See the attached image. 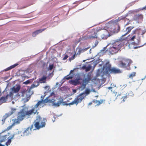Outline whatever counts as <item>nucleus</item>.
<instances>
[{
	"label": "nucleus",
	"mask_w": 146,
	"mask_h": 146,
	"mask_svg": "<svg viewBox=\"0 0 146 146\" xmlns=\"http://www.w3.org/2000/svg\"><path fill=\"white\" fill-rule=\"evenodd\" d=\"M123 46L122 41L119 40L115 42L112 45L110 46L106 51H108L111 54H114L117 52Z\"/></svg>",
	"instance_id": "1"
},
{
	"label": "nucleus",
	"mask_w": 146,
	"mask_h": 146,
	"mask_svg": "<svg viewBox=\"0 0 146 146\" xmlns=\"http://www.w3.org/2000/svg\"><path fill=\"white\" fill-rule=\"evenodd\" d=\"M51 96H50L43 100V98L41 96V98H42V102L44 103H46L47 102L51 103L52 106L57 107L59 106L63 102L62 100L56 102V100L55 99L51 98Z\"/></svg>",
	"instance_id": "2"
},
{
	"label": "nucleus",
	"mask_w": 146,
	"mask_h": 146,
	"mask_svg": "<svg viewBox=\"0 0 146 146\" xmlns=\"http://www.w3.org/2000/svg\"><path fill=\"white\" fill-rule=\"evenodd\" d=\"M86 96V95L84 93H81L74 100L71 102L69 104H64L66 105H73L76 104L77 105L78 104L81 102L82 100Z\"/></svg>",
	"instance_id": "3"
},
{
	"label": "nucleus",
	"mask_w": 146,
	"mask_h": 146,
	"mask_svg": "<svg viewBox=\"0 0 146 146\" xmlns=\"http://www.w3.org/2000/svg\"><path fill=\"white\" fill-rule=\"evenodd\" d=\"M18 95L23 97L22 100L24 103L27 102L30 98V92L24 90L18 94Z\"/></svg>",
	"instance_id": "4"
},
{
	"label": "nucleus",
	"mask_w": 146,
	"mask_h": 146,
	"mask_svg": "<svg viewBox=\"0 0 146 146\" xmlns=\"http://www.w3.org/2000/svg\"><path fill=\"white\" fill-rule=\"evenodd\" d=\"M132 61L128 59H123L120 62V67L121 68H125L127 66L130 65L132 63Z\"/></svg>",
	"instance_id": "5"
},
{
	"label": "nucleus",
	"mask_w": 146,
	"mask_h": 146,
	"mask_svg": "<svg viewBox=\"0 0 146 146\" xmlns=\"http://www.w3.org/2000/svg\"><path fill=\"white\" fill-rule=\"evenodd\" d=\"M41 119L42 118L40 116H38L37 117L35 121V123L34 125L36 129H34L33 130H35L36 129H38L40 128V122Z\"/></svg>",
	"instance_id": "6"
},
{
	"label": "nucleus",
	"mask_w": 146,
	"mask_h": 146,
	"mask_svg": "<svg viewBox=\"0 0 146 146\" xmlns=\"http://www.w3.org/2000/svg\"><path fill=\"white\" fill-rule=\"evenodd\" d=\"M25 116V110L24 109H23L18 112L17 117L18 118L19 120H22L24 119Z\"/></svg>",
	"instance_id": "7"
},
{
	"label": "nucleus",
	"mask_w": 146,
	"mask_h": 146,
	"mask_svg": "<svg viewBox=\"0 0 146 146\" xmlns=\"http://www.w3.org/2000/svg\"><path fill=\"white\" fill-rule=\"evenodd\" d=\"M103 68V70H105V73L108 74L111 69V65L109 62H107L104 65Z\"/></svg>",
	"instance_id": "8"
},
{
	"label": "nucleus",
	"mask_w": 146,
	"mask_h": 146,
	"mask_svg": "<svg viewBox=\"0 0 146 146\" xmlns=\"http://www.w3.org/2000/svg\"><path fill=\"white\" fill-rule=\"evenodd\" d=\"M37 110H35V108H33L32 109L29 111H25V115L29 116L33 114H35L37 112Z\"/></svg>",
	"instance_id": "9"
},
{
	"label": "nucleus",
	"mask_w": 146,
	"mask_h": 146,
	"mask_svg": "<svg viewBox=\"0 0 146 146\" xmlns=\"http://www.w3.org/2000/svg\"><path fill=\"white\" fill-rule=\"evenodd\" d=\"M91 79L90 77V76L88 77L87 78H85L83 80V82L81 86V87L83 88H85L86 84L88 83L89 81Z\"/></svg>",
	"instance_id": "10"
},
{
	"label": "nucleus",
	"mask_w": 146,
	"mask_h": 146,
	"mask_svg": "<svg viewBox=\"0 0 146 146\" xmlns=\"http://www.w3.org/2000/svg\"><path fill=\"white\" fill-rule=\"evenodd\" d=\"M33 125H32L30 127H28L23 132V133L24 134V135H27L30 134L31 133V129L33 128Z\"/></svg>",
	"instance_id": "11"
},
{
	"label": "nucleus",
	"mask_w": 146,
	"mask_h": 146,
	"mask_svg": "<svg viewBox=\"0 0 146 146\" xmlns=\"http://www.w3.org/2000/svg\"><path fill=\"white\" fill-rule=\"evenodd\" d=\"M110 73H113L114 74H117L121 73V70L118 68H111L109 72Z\"/></svg>",
	"instance_id": "12"
},
{
	"label": "nucleus",
	"mask_w": 146,
	"mask_h": 146,
	"mask_svg": "<svg viewBox=\"0 0 146 146\" xmlns=\"http://www.w3.org/2000/svg\"><path fill=\"white\" fill-rule=\"evenodd\" d=\"M143 16L142 15L138 14L134 16L133 19L135 21L141 20L143 19Z\"/></svg>",
	"instance_id": "13"
},
{
	"label": "nucleus",
	"mask_w": 146,
	"mask_h": 146,
	"mask_svg": "<svg viewBox=\"0 0 146 146\" xmlns=\"http://www.w3.org/2000/svg\"><path fill=\"white\" fill-rule=\"evenodd\" d=\"M119 30V29H118V31H116L115 27L114 26H112L111 28H109V30L108 31L109 32V34L110 33L112 34L117 33Z\"/></svg>",
	"instance_id": "14"
},
{
	"label": "nucleus",
	"mask_w": 146,
	"mask_h": 146,
	"mask_svg": "<svg viewBox=\"0 0 146 146\" xmlns=\"http://www.w3.org/2000/svg\"><path fill=\"white\" fill-rule=\"evenodd\" d=\"M14 137V135L13 134L10 136L8 137V140L6 143V146H8L10 144V143L11 142V139H13Z\"/></svg>",
	"instance_id": "15"
},
{
	"label": "nucleus",
	"mask_w": 146,
	"mask_h": 146,
	"mask_svg": "<svg viewBox=\"0 0 146 146\" xmlns=\"http://www.w3.org/2000/svg\"><path fill=\"white\" fill-rule=\"evenodd\" d=\"M45 29H40L37 30L33 33L32 34V35L33 36L35 37L37 35H38L39 33H41L43 31H44Z\"/></svg>",
	"instance_id": "16"
},
{
	"label": "nucleus",
	"mask_w": 146,
	"mask_h": 146,
	"mask_svg": "<svg viewBox=\"0 0 146 146\" xmlns=\"http://www.w3.org/2000/svg\"><path fill=\"white\" fill-rule=\"evenodd\" d=\"M134 28V27L132 26H130L127 27L126 29L125 33L124 35L122 36V37L128 34L131 31V30Z\"/></svg>",
	"instance_id": "17"
},
{
	"label": "nucleus",
	"mask_w": 146,
	"mask_h": 146,
	"mask_svg": "<svg viewBox=\"0 0 146 146\" xmlns=\"http://www.w3.org/2000/svg\"><path fill=\"white\" fill-rule=\"evenodd\" d=\"M138 31L137 33L139 35H142L144 34L146 31L144 30H143L142 28H139L137 29Z\"/></svg>",
	"instance_id": "18"
},
{
	"label": "nucleus",
	"mask_w": 146,
	"mask_h": 146,
	"mask_svg": "<svg viewBox=\"0 0 146 146\" xmlns=\"http://www.w3.org/2000/svg\"><path fill=\"white\" fill-rule=\"evenodd\" d=\"M73 72V70H71L70 71V74L69 75H67L66 76L64 77V79L68 80L70 79H72L74 76V75L73 74L71 75V74Z\"/></svg>",
	"instance_id": "19"
},
{
	"label": "nucleus",
	"mask_w": 146,
	"mask_h": 146,
	"mask_svg": "<svg viewBox=\"0 0 146 146\" xmlns=\"http://www.w3.org/2000/svg\"><path fill=\"white\" fill-rule=\"evenodd\" d=\"M8 99V95H7L5 96H2L0 98V103H3L6 102V100Z\"/></svg>",
	"instance_id": "20"
},
{
	"label": "nucleus",
	"mask_w": 146,
	"mask_h": 146,
	"mask_svg": "<svg viewBox=\"0 0 146 146\" xmlns=\"http://www.w3.org/2000/svg\"><path fill=\"white\" fill-rule=\"evenodd\" d=\"M105 32L106 33V35L103 34L101 35V38L102 39H106L108 37V35H109V32L108 30H105Z\"/></svg>",
	"instance_id": "21"
},
{
	"label": "nucleus",
	"mask_w": 146,
	"mask_h": 146,
	"mask_svg": "<svg viewBox=\"0 0 146 146\" xmlns=\"http://www.w3.org/2000/svg\"><path fill=\"white\" fill-rule=\"evenodd\" d=\"M104 72H103L100 69L98 70L97 72L96 76L98 77L99 76H101L102 78H103V74Z\"/></svg>",
	"instance_id": "22"
},
{
	"label": "nucleus",
	"mask_w": 146,
	"mask_h": 146,
	"mask_svg": "<svg viewBox=\"0 0 146 146\" xmlns=\"http://www.w3.org/2000/svg\"><path fill=\"white\" fill-rule=\"evenodd\" d=\"M39 85V82L38 80L35 81L32 84L31 86V88H33L35 87H36Z\"/></svg>",
	"instance_id": "23"
},
{
	"label": "nucleus",
	"mask_w": 146,
	"mask_h": 146,
	"mask_svg": "<svg viewBox=\"0 0 146 146\" xmlns=\"http://www.w3.org/2000/svg\"><path fill=\"white\" fill-rule=\"evenodd\" d=\"M20 89V86H17L16 88L13 87L12 88L11 90L14 93H16L18 92Z\"/></svg>",
	"instance_id": "24"
},
{
	"label": "nucleus",
	"mask_w": 146,
	"mask_h": 146,
	"mask_svg": "<svg viewBox=\"0 0 146 146\" xmlns=\"http://www.w3.org/2000/svg\"><path fill=\"white\" fill-rule=\"evenodd\" d=\"M18 65V64H14L10 66H9V67L7 68L6 69H4V70L5 71H8L10 70H11V69L13 68H14L16 66H17Z\"/></svg>",
	"instance_id": "25"
},
{
	"label": "nucleus",
	"mask_w": 146,
	"mask_h": 146,
	"mask_svg": "<svg viewBox=\"0 0 146 146\" xmlns=\"http://www.w3.org/2000/svg\"><path fill=\"white\" fill-rule=\"evenodd\" d=\"M47 77L44 76H43L41 78H39L38 80L39 82L40 83L45 82V80Z\"/></svg>",
	"instance_id": "26"
},
{
	"label": "nucleus",
	"mask_w": 146,
	"mask_h": 146,
	"mask_svg": "<svg viewBox=\"0 0 146 146\" xmlns=\"http://www.w3.org/2000/svg\"><path fill=\"white\" fill-rule=\"evenodd\" d=\"M46 121V119L44 118L43 120L42 121H40L41 124L40 125V128L43 127H45L46 123L45 122Z\"/></svg>",
	"instance_id": "27"
},
{
	"label": "nucleus",
	"mask_w": 146,
	"mask_h": 146,
	"mask_svg": "<svg viewBox=\"0 0 146 146\" xmlns=\"http://www.w3.org/2000/svg\"><path fill=\"white\" fill-rule=\"evenodd\" d=\"M9 116H10L8 114H7V113H6L5 115H4L3 117V118L2 120V124H3L4 123L5 120L8 117H9Z\"/></svg>",
	"instance_id": "28"
},
{
	"label": "nucleus",
	"mask_w": 146,
	"mask_h": 146,
	"mask_svg": "<svg viewBox=\"0 0 146 146\" xmlns=\"http://www.w3.org/2000/svg\"><path fill=\"white\" fill-rule=\"evenodd\" d=\"M13 92L11 90V89L10 90V92L9 93V94H7V95H8V98H10L11 99H12L13 97Z\"/></svg>",
	"instance_id": "29"
},
{
	"label": "nucleus",
	"mask_w": 146,
	"mask_h": 146,
	"mask_svg": "<svg viewBox=\"0 0 146 146\" xmlns=\"http://www.w3.org/2000/svg\"><path fill=\"white\" fill-rule=\"evenodd\" d=\"M16 110V109L11 108L10 111L7 114H8V115L10 116L13 114L15 111Z\"/></svg>",
	"instance_id": "30"
},
{
	"label": "nucleus",
	"mask_w": 146,
	"mask_h": 146,
	"mask_svg": "<svg viewBox=\"0 0 146 146\" xmlns=\"http://www.w3.org/2000/svg\"><path fill=\"white\" fill-rule=\"evenodd\" d=\"M82 80V79H81L80 78H78L76 80H73L72 81V82L73 83H74V85H76V84H77L78 83V84H80L79 82V80Z\"/></svg>",
	"instance_id": "31"
},
{
	"label": "nucleus",
	"mask_w": 146,
	"mask_h": 146,
	"mask_svg": "<svg viewBox=\"0 0 146 146\" xmlns=\"http://www.w3.org/2000/svg\"><path fill=\"white\" fill-rule=\"evenodd\" d=\"M6 135L1 136L0 138V142L5 141L6 139Z\"/></svg>",
	"instance_id": "32"
},
{
	"label": "nucleus",
	"mask_w": 146,
	"mask_h": 146,
	"mask_svg": "<svg viewBox=\"0 0 146 146\" xmlns=\"http://www.w3.org/2000/svg\"><path fill=\"white\" fill-rule=\"evenodd\" d=\"M92 102L93 103H94L95 104H97V105L98 106L100 104H102V101H101L100 102L99 101H98L97 100H93Z\"/></svg>",
	"instance_id": "33"
},
{
	"label": "nucleus",
	"mask_w": 146,
	"mask_h": 146,
	"mask_svg": "<svg viewBox=\"0 0 146 146\" xmlns=\"http://www.w3.org/2000/svg\"><path fill=\"white\" fill-rule=\"evenodd\" d=\"M42 100H41V101H39L35 105V107L34 108L35 109V110H37V108L38 106L42 102Z\"/></svg>",
	"instance_id": "34"
},
{
	"label": "nucleus",
	"mask_w": 146,
	"mask_h": 146,
	"mask_svg": "<svg viewBox=\"0 0 146 146\" xmlns=\"http://www.w3.org/2000/svg\"><path fill=\"white\" fill-rule=\"evenodd\" d=\"M22 120H21L19 119V118L17 117V119H15L14 120V121L13 124H18L20 123V121H22Z\"/></svg>",
	"instance_id": "35"
},
{
	"label": "nucleus",
	"mask_w": 146,
	"mask_h": 146,
	"mask_svg": "<svg viewBox=\"0 0 146 146\" xmlns=\"http://www.w3.org/2000/svg\"><path fill=\"white\" fill-rule=\"evenodd\" d=\"M89 48V47H87V48H83V49L81 48V49H79V50L78 51V52H79V53H80L81 52H83Z\"/></svg>",
	"instance_id": "36"
},
{
	"label": "nucleus",
	"mask_w": 146,
	"mask_h": 146,
	"mask_svg": "<svg viewBox=\"0 0 146 146\" xmlns=\"http://www.w3.org/2000/svg\"><path fill=\"white\" fill-rule=\"evenodd\" d=\"M90 93V90L88 89H86L84 92L82 93H84L86 96L88 95Z\"/></svg>",
	"instance_id": "37"
},
{
	"label": "nucleus",
	"mask_w": 146,
	"mask_h": 146,
	"mask_svg": "<svg viewBox=\"0 0 146 146\" xmlns=\"http://www.w3.org/2000/svg\"><path fill=\"white\" fill-rule=\"evenodd\" d=\"M135 72H133L131 73L129 75V78H132L133 76H135Z\"/></svg>",
	"instance_id": "38"
},
{
	"label": "nucleus",
	"mask_w": 146,
	"mask_h": 146,
	"mask_svg": "<svg viewBox=\"0 0 146 146\" xmlns=\"http://www.w3.org/2000/svg\"><path fill=\"white\" fill-rule=\"evenodd\" d=\"M32 81L31 80H28L24 82L23 84H28L32 82Z\"/></svg>",
	"instance_id": "39"
},
{
	"label": "nucleus",
	"mask_w": 146,
	"mask_h": 146,
	"mask_svg": "<svg viewBox=\"0 0 146 146\" xmlns=\"http://www.w3.org/2000/svg\"><path fill=\"white\" fill-rule=\"evenodd\" d=\"M91 68V66H88L86 67V72H88L90 70Z\"/></svg>",
	"instance_id": "40"
},
{
	"label": "nucleus",
	"mask_w": 146,
	"mask_h": 146,
	"mask_svg": "<svg viewBox=\"0 0 146 146\" xmlns=\"http://www.w3.org/2000/svg\"><path fill=\"white\" fill-rule=\"evenodd\" d=\"M128 96H134V94L131 91L128 94Z\"/></svg>",
	"instance_id": "41"
},
{
	"label": "nucleus",
	"mask_w": 146,
	"mask_h": 146,
	"mask_svg": "<svg viewBox=\"0 0 146 146\" xmlns=\"http://www.w3.org/2000/svg\"><path fill=\"white\" fill-rule=\"evenodd\" d=\"M53 72H52L51 73L49 74L48 77L49 78H50L51 77H52V76H53Z\"/></svg>",
	"instance_id": "42"
},
{
	"label": "nucleus",
	"mask_w": 146,
	"mask_h": 146,
	"mask_svg": "<svg viewBox=\"0 0 146 146\" xmlns=\"http://www.w3.org/2000/svg\"><path fill=\"white\" fill-rule=\"evenodd\" d=\"M127 95H126L125 96L122 98V99H123L122 101L123 102H124L125 101V100L127 99Z\"/></svg>",
	"instance_id": "43"
},
{
	"label": "nucleus",
	"mask_w": 146,
	"mask_h": 146,
	"mask_svg": "<svg viewBox=\"0 0 146 146\" xmlns=\"http://www.w3.org/2000/svg\"><path fill=\"white\" fill-rule=\"evenodd\" d=\"M75 54H74L72 56L71 58L70 57L69 59V60L70 61L71 60H73L75 58Z\"/></svg>",
	"instance_id": "44"
},
{
	"label": "nucleus",
	"mask_w": 146,
	"mask_h": 146,
	"mask_svg": "<svg viewBox=\"0 0 146 146\" xmlns=\"http://www.w3.org/2000/svg\"><path fill=\"white\" fill-rule=\"evenodd\" d=\"M54 65L53 64L49 65V67L50 70H52L53 68Z\"/></svg>",
	"instance_id": "45"
},
{
	"label": "nucleus",
	"mask_w": 146,
	"mask_h": 146,
	"mask_svg": "<svg viewBox=\"0 0 146 146\" xmlns=\"http://www.w3.org/2000/svg\"><path fill=\"white\" fill-rule=\"evenodd\" d=\"M88 38H97L96 35L94 36H89Z\"/></svg>",
	"instance_id": "46"
},
{
	"label": "nucleus",
	"mask_w": 146,
	"mask_h": 146,
	"mask_svg": "<svg viewBox=\"0 0 146 146\" xmlns=\"http://www.w3.org/2000/svg\"><path fill=\"white\" fill-rule=\"evenodd\" d=\"M110 46V45H107V46H106V47H104V48L102 49V50H101V51H104V50H105L106 49V48H107V47L108 46Z\"/></svg>",
	"instance_id": "47"
},
{
	"label": "nucleus",
	"mask_w": 146,
	"mask_h": 146,
	"mask_svg": "<svg viewBox=\"0 0 146 146\" xmlns=\"http://www.w3.org/2000/svg\"><path fill=\"white\" fill-rule=\"evenodd\" d=\"M68 57V55H65V56L63 58V60H65Z\"/></svg>",
	"instance_id": "48"
},
{
	"label": "nucleus",
	"mask_w": 146,
	"mask_h": 146,
	"mask_svg": "<svg viewBox=\"0 0 146 146\" xmlns=\"http://www.w3.org/2000/svg\"><path fill=\"white\" fill-rule=\"evenodd\" d=\"M135 36H132V37L130 39V40H131V41H133V40L135 39Z\"/></svg>",
	"instance_id": "49"
},
{
	"label": "nucleus",
	"mask_w": 146,
	"mask_h": 146,
	"mask_svg": "<svg viewBox=\"0 0 146 146\" xmlns=\"http://www.w3.org/2000/svg\"><path fill=\"white\" fill-rule=\"evenodd\" d=\"M138 31V29H135L134 31H133V34L135 33H137Z\"/></svg>",
	"instance_id": "50"
},
{
	"label": "nucleus",
	"mask_w": 146,
	"mask_h": 146,
	"mask_svg": "<svg viewBox=\"0 0 146 146\" xmlns=\"http://www.w3.org/2000/svg\"><path fill=\"white\" fill-rule=\"evenodd\" d=\"M98 41H96L95 42V46L94 47H95L98 44Z\"/></svg>",
	"instance_id": "51"
},
{
	"label": "nucleus",
	"mask_w": 146,
	"mask_h": 146,
	"mask_svg": "<svg viewBox=\"0 0 146 146\" xmlns=\"http://www.w3.org/2000/svg\"><path fill=\"white\" fill-rule=\"evenodd\" d=\"M13 125V124L12 125H11V126H9L7 128V129L8 130L10 129L11 128Z\"/></svg>",
	"instance_id": "52"
},
{
	"label": "nucleus",
	"mask_w": 146,
	"mask_h": 146,
	"mask_svg": "<svg viewBox=\"0 0 146 146\" xmlns=\"http://www.w3.org/2000/svg\"><path fill=\"white\" fill-rule=\"evenodd\" d=\"M65 88L64 87H62L60 88V89L61 90H64V89Z\"/></svg>",
	"instance_id": "53"
},
{
	"label": "nucleus",
	"mask_w": 146,
	"mask_h": 146,
	"mask_svg": "<svg viewBox=\"0 0 146 146\" xmlns=\"http://www.w3.org/2000/svg\"><path fill=\"white\" fill-rule=\"evenodd\" d=\"M72 91L74 93H76V90L73 89Z\"/></svg>",
	"instance_id": "54"
},
{
	"label": "nucleus",
	"mask_w": 146,
	"mask_h": 146,
	"mask_svg": "<svg viewBox=\"0 0 146 146\" xmlns=\"http://www.w3.org/2000/svg\"><path fill=\"white\" fill-rule=\"evenodd\" d=\"M108 88L109 89H111L112 88V87H109Z\"/></svg>",
	"instance_id": "55"
},
{
	"label": "nucleus",
	"mask_w": 146,
	"mask_h": 146,
	"mask_svg": "<svg viewBox=\"0 0 146 146\" xmlns=\"http://www.w3.org/2000/svg\"><path fill=\"white\" fill-rule=\"evenodd\" d=\"M86 66H84L83 67V69H86Z\"/></svg>",
	"instance_id": "56"
},
{
	"label": "nucleus",
	"mask_w": 146,
	"mask_h": 146,
	"mask_svg": "<svg viewBox=\"0 0 146 146\" xmlns=\"http://www.w3.org/2000/svg\"><path fill=\"white\" fill-rule=\"evenodd\" d=\"M135 1H134V2H132V3H131V4H131V5H133L134 3V2H135Z\"/></svg>",
	"instance_id": "57"
},
{
	"label": "nucleus",
	"mask_w": 146,
	"mask_h": 146,
	"mask_svg": "<svg viewBox=\"0 0 146 146\" xmlns=\"http://www.w3.org/2000/svg\"><path fill=\"white\" fill-rule=\"evenodd\" d=\"M92 104V102H90V103H89L88 105H91Z\"/></svg>",
	"instance_id": "58"
},
{
	"label": "nucleus",
	"mask_w": 146,
	"mask_h": 146,
	"mask_svg": "<svg viewBox=\"0 0 146 146\" xmlns=\"http://www.w3.org/2000/svg\"><path fill=\"white\" fill-rule=\"evenodd\" d=\"M0 146H5V145H3L2 144L0 143Z\"/></svg>",
	"instance_id": "59"
},
{
	"label": "nucleus",
	"mask_w": 146,
	"mask_h": 146,
	"mask_svg": "<svg viewBox=\"0 0 146 146\" xmlns=\"http://www.w3.org/2000/svg\"><path fill=\"white\" fill-rule=\"evenodd\" d=\"M143 9H146V6H145V7H144L143 8Z\"/></svg>",
	"instance_id": "60"
},
{
	"label": "nucleus",
	"mask_w": 146,
	"mask_h": 146,
	"mask_svg": "<svg viewBox=\"0 0 146 146\" xmlns=\"http://www.w3.org/2000/svg\"><path fill=\"white\" fill-rule=\"evenodd\" d=\"M138 47H134V49H136V48H138Z\"/></svg>",
	"instance_id": "61"
},
{
	"label": "nucleus",
	"mask_w": 146,
	"mask_h": 146,
	"mask_svg": "<svg viewBox=\"0 0 146 146\" xmlns=\"http://www.w3.org/2000/svg\"><path fill=\"white\" fill-rule=\"evenodd\" d=\"M48 87V86H45V87L44 88H47Z\"/></svg>",
	"instance_id": "62"
},
{
	"label": "nucleus",
	"mask_w": 146,
	"mask_h": 146,
	"mask_svg": "<svg viewBox=\"0 0 146 146\" xmlns=\"http://www.w3.org/2000/svg\"><path fill=\"white\" fill-rule=\"evenodd\" d=\"M127 85L126 84H125V85H124V87H125Z\"/></svg>",
	"instance_id": "63"
},
{
	"label": "nucleus",
	"mask_w": 146,
	"mask_h": 146,
	"mask_svg": "<svg viewBox=\"0 0 146 146\" xmlns=\"http://www.w3.org/2000/svg\"><path fill=\"white\" fill-rule=\"evenodd\" d=\"M12 103L13 104H14V102H13V101H12Z\"/></svg>",
	"instance_id": "64"
}]
</instances>
